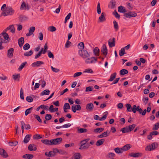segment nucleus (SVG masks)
<instances>
[{
    "mask_svg": "<svg viewBox=\"0 0 159 159\" xmlns=\"http://www.w3.org/2000/svg\"><path fill=\"white\" fill-rule=\"evenodd\" d=\"M50 91L48 89H46L42 91L40 93L41 96L48 95L49 94Z\"/></svg>",
    "mask_w": 159,
    "mask_h": 159,
    "instance_id": "34",
    "label": "nucleus"
},
{
    "mask_svg": "<svg viewBox=\"0 0 159 159\" xmlns=\"http://www.w3.org/2000/svg\"><path fill=\"white\" fill-rule=\"evenodd\" d=\"M33 53L32 50H30L29 52H27L24 54V55L25 56H29L31 55Z\"/></svg>",
    "mask_w": 159,
    "mask_h": 159,
    "instance_id": "47",
    "label": "nucleus"
},
{
    "mask_svg": "<svg viewBox=\"0 0 159 159\" xmlns=\"http://www.w3.org/2000/svg\"><path fill=\"white\" fill-rule=\"evenodd\" d=\"M131 148V145L129 144H127L123 146L122 148L123 151L128 150Z\"/></svg>",
    "mask_w": 159,
    "mask_h": 159,
    "instance_id": "32",
    "label": "nucleus"
},
{
    "mask_svg": "<svg viewBox=\"0 0 159 159\" xmlns=\"http://www.w3.org/2000/svg\"><path fill=\"white\" fill-rule=\"evenodd\" d=\"M35 30V27L32 26L30 28L29 30V32L26 34L27 36H29L32 35Z\"/></svg>",
    "mask_w": 159,
    "mask_h": 159,
    "instance_id": "17",
    "label": "nucleus"
},
{
    "mask_svg": "<svg viewBox=\"0 0 159 159\" xmlns=\"http://www.w3.org/2000/svg\"><path fill=\"white\" fill-rule=\"evenodd\" d=\"M114 27L115 29V31H117L119 29V26L117 23L116 20L113 21Z\"/></svg>",
    "mask_w": 159,
    "mask_h": 159,
    "instance_id": "40",
    "label": "nucleus"
},
{
    "mask_svg": "<svg viewBox=\"0 0 159 159\" xmlns=\"http://www.w3.org/2000/svg\"><path fill=\"white\" fill-rule=\"evenodd\" d=\"M116 152L117 153H121L123 152L122 148H116L114 149Z\"/></svg>",
    "mask_w": 159,
    "mask_h": 159,
    "instance_id": "36",
    "label": "nucleus"
},
{
    "mask_svg": "<svg viewBox=\"0 0 159 159\" xmlns=\"http://www.w3.org/2000/svg\"><path fill=\"white\" fill-rule=\"evenodd\" d=\"M151 147V150H153L156 148L158 147V144L155 143H152V144L150 145Z\"/></svg>",
    "mask_w": 159,
    "mask_h": 159,
    "instance_id": "35",
    "label": "nucleus"
},
{
    "mask_svg": "<svg viewBox=\"0 0 159 159\" xmlns=\"http://www.w3.org/2000/svg\"><path fill=\"white\" fill-rule=\"evenodd\" d=\"M62 140V139L61 138H57L54 139H51L52 145L59 144L61 143Z\"/></svg>",
    "mask_w": 159,
    "mask_h": 159,
    "instance_id": "4",
    "label": "nucleus"
},
{
    "mask_svg": "<svg viewBox=\"0 0 159 159\" xmlns=\"http://www.w3.org/2000/svg\"><path fill=\"white\" fill-rule=\"evenodd\" d=\"M129 156L134 157H138L142 156V154L139 152H132L129 154Z\"/></svg>",
    "mask_w": 159,
    "mask_h": 159,
    "instance_id": "13",
    "label": "nucleus"
},
{
    "mask_svg": "<svg viewBox=\"0 0 159 159\" xmlns=\"http://www.w3.org/2000/svg\"><path fill=\"white\" fill-rule=\"evenodd\" d=\"M110 132L108 130L106 132H104L102 133L103 135V137H106L109 136L110 134Z\"/></svg>",
    "mask_w": 159,
    "mask_h": 159,
    "instance_id": "56",
    "label": "nucleus"
},
{
    "mask_svg": "<svg viewBox=\"0 0 159 159\" xmlns=\"http://www.w3.org/2000/svg\"><path fill=\"white\" fill-rule=\"evenodd\" d=\"M48 56L50 58H52V59L54 58V56L53 54L52 53V52L50 51H48Z\"/></svg>",
    "mask_w": 159,
    "mask_h": 159,
    "instance_id": "62",
    "label": "nucleus"
},
{
    "mask_svg": "<svg viewBox=\"0 0 159 159\" xmlns=\"http://www.w3.org/2000/svg\"><path fill=\"white\" fill-rule=\"evenodd\" d=\"M26 100L29 102H31L33 101V98L30 96H28L26 98Z\"/></svg>",
    "mask_w": 159,
    "mask_h": 159,
    "instance_id": "51",
    "label": "nucleus"
},
{
    "mask_svg": "<svg viewBox=\"0 0 159 159\" xmlns=\"http://www.w3.org/2000/svg\"><path fill=\"white\" fill-rule=\"evenodd\" d=\"M115 43L116 41L114 38H113L112 39H110L108 41V44L110 48L114 47Z\"/></svg>",
    "mask_w": 159,
    "mask_h": 159,
    "instance_id": "7",
    "label": "nucleus"
},
{
    "mask_svg": "<svg viewBox=\"0 0 159 159\" xmlns=\"http://www.w3.org/2000/svg\"><path fill=\"white\" fill-rule=\"evenodd\" d=\"M94 108V105L92 103H89L87 104L86 109L89 111H92Z\"/></svg>",
    "mask_w": 159,
    "mask_h": 159,
    "instance_id": "12",
    "label": "nucleus"
},
{
    "mask_svg": "<svg viewBox=\"0 0 159 159\" xmlns=\"http://www.w3.org/2000/svg\"><path fill=\"white\" fill-rule=\"evenodd\" d=\"M116 73L115 72L111 75L110 78L108 80V81H112L116 78Z\"/></svg>",
    "mask_w": 159,
    "mask_h": 159,
    "instance_id": "28",
    "label": "nucleus"
},
{
    "mask_svg": "<svg viewBox=\"0 0 159 159\" xmlns=\"http://www.w3.org/2000/svg\"><path fill=\"white\" fill-rule=\"evenodd\" d=\"M31 136V134L26 135L24 139V143H27L30 140Z\"/></svg>",
    "mask_w": 159,
    "mask_h": 159,
    "instance_id": "20",
    "label": "nucleus"
},
{
    "mask_svg": "<svg viewBox=\"0 0 159 159\" xmlns=\"http://www.w3.org/2000/svg\"><path fill=\"white\" fill-rule=\"evenodd\" d=\"M79 54L83 58H86L90 57L89 54L85 50H81L79 51Z\"/></svg>",
    "mask_w": 159,
    "mask_h": 159,
    "instance_id": "2",
    "label": "nucleus"
},
{
    "mask_svg": "<svg viewBox=\"0 0 159 159\" xmlns=\"http://www.w3.org/2000/svg\"><path fill=\"white\" fill-rule=\"evenodd\" d=\"M24 43V38L21 37L18 39V45L20 47H21Z\"/></svg>",
    "mask_w": 159,
    "mask_h": 159,
    "instance_id": "24",
    "label": "nucleus"
},
{
    "mask_svg": "<svg viewBox=\"0 0 159 159\" xmlns=\"http://www.w3.org/2000/svg\"><path fill=\"white\" fill-rule=\"evenodd\" d=\"M10 30V32L13 33H15V29L13 25H10L5 30L6 31L9 30Z\"/></svg>",
    "mask_w": 159,
    "mask_h": 159,
    "instance_id": "21",
    "label": "nucleus"
},
{
    "mask_svg": "<svg viewBox=\"0 0 159 159\" xmlns=\"http://www.w3.org/2000/svg\"><path fill=\"white\" fill-rule=\"evenodd\" d=\"M2 34V33L0 34V42H2V43H7V41L4 40L3 38Z\"/></svg>",
    "mask_w": 159,
    "mask_h": 159,
    "instance_id": "59",
    "label": "nucleus"
},
{
    "mask_svg": "<svg viewBox=\"0 0 159 159\" xmlns=\"http://www.w3.org/2000/svg\"><path fill=\"white\" fill-rule=\"evenodd\" d=\"M128 73V71L125 69H123L120 71V74L121 75H123Z\"/></svg>",
    "mask_w": 159,
    "mask_h": 159,
    "instance_id": "37",
    "label": "nucleus"
},
{
    "mask_svg": "<svg viewBox=\"0 0 159 159\" xmlns=\"http://www.w3.org/2000/svg\"><path fill=\"white\" fill-rule=\"evenodd\" d=\"M5 11L3 12L1 15L0 16L2 15L5 16L8 15H12L14 12V10L11 7H6Z\"/></svg>",
    "mask_w": 159,
    "mask_h": 159,
    "instance_id": "1",
    "label": "nucleus"
},
{
    "mask_svg": "<svg viewBox=\"0 0 159 159\" xmlns=\"http://www.w3.org/2000/svg\"><path fill=\"white\" fill-rule=\"evenodd\" d=\"M124 16L127 18H131L137 16V14L133 11H130L128 13H125L124 15Z\"/></svg>",
    "mask_w": 159,
    "mask_h": 159,
    "instance_id": "5",
    "label": "nucleus"
},
{
    "mask_svg": "<svg viewBox=\"0 0 159 159\" xmlns=\"http://www.w3.org/2000/svg\"><path fill=\"white\" fill-rule=\"evenodd\" d=\"M13 53L14 49L13 48H10L7 51V56L8 57H12L13 56Z\"/></svg>",
    "mask_w": 159,
    "mask_h": 159,
    "instance_id": "14",
    "label": "nucleus"
},
{
    "mask_svg": "<svg viewBox=\"0 0 159 159\" xmlns=\"http://www.w3.org/2000/svg\"><path fill=\"white\" fill-rule=\"evenodd\" d=\"M52 118V116L51 114H47L45 117V118L46 120H51Z\"/></svg>",
    "mask_w": 159,
    "mask_h": 159,
    "instance_id": "50",
    "label": "nucleus"
},
{
    "mask_svg": "<svg viewBox=\"0 0 159 159\" xmlns=\"http://www.w3.org/2000/svg\"><path fill=\"white\" fill-rule=\"evenodd\" d=\"M0 155L4 157H7L8 155L5 151L3 149L0 148Z\"/></svg>",
    "mask_w": 159,
    "mask_h": 159,
    "instance_id": "18",
    "label": "nucleus"
},
{
    "mask_svg": "<svg viewBox=\"0 0 159 159\" xmlns=\"http://www.w3.org/2000/svg\"><path fill=\"white\" fill-rule=\"evenodd\" d=\"M125 52L124 48H121V49L119 51V54L120 56H123L124 54H125Z\"/></svg>",
    "mask_w": 159,
    "mask_h": 159,
    "instance_id": "42",
    "label": "nucleus"
},
{
    "mask_svg": "<svg viewBox=\"0 0 159 159\" xmlns=\"http://www.w3.org/2000/svg\"><path fill=\"white\" fill-rule=\"evenodd\" d=\"M27 64V62L26 61H25L23 63H22L20 66L18 68V70L19 71L21 70L24 67L25 65Z\"/></svg>",
    "mask_w": 159,
    "mask_h": 159,
    "instance_id": "46",
    "label": "nucleus"
},
{
    "mask_svg": "<svg viewBox=\"0 0 159 159\" xmlns=\"http://www.w3.org/2000/svg\"><path fill=\"white\" fill-rule=\"evenodd\" d=\"M13 78L15 80L19 81V79L20 77V75L19 74L16 75H13Z\"/></svg>",
    "mask_w": 159,
    "mask_h": 159,
    "instance_id": "43",
    "label": "nucleus"
},
{
    "mask_svg": "<svg viewBox=\"0 0 159 159\" xmlns=\"http://www.w3.org/2000/svg\"><path fill=\"white\" fill-rule=\"evenodd\" d=\"M120 131H122L123 133H128L130 132L127 126L122 128V129H121Z\"/></svg>",
    "mask_w": 159,
    "mask_h": 159,
    "instance_id": "33",
    "label": "nucleus"
},
{
    "mask_svg": "<svg viewBox=\"0 0 159 159\" xmlns=\"http://www.w3.org/2000/svg\"><path fill=\"white\" fill-rule=\"evenodd\" d=\"M71 44V43L68 40L67 41L66 44H65V47L66 48H69Z\"/></svg>",
    "mask_w": 159,
    "mask_h": 159,
    "instance_id": "61",
    "label": "nucleus"
},
{
    "mask_svg": "<svg viewBox=\"0 0 159 159\" xmlns=\"http://www.w3.org/2000/svg\"><path fill=\"white\" fill-rule=\"evenodd\" d=\"M18 142L17 141L9 142V145L11 146H16L18 144Z\"/></svg>",
    "mask_w": 159,
    "mask_h": 159,
    "instance_id": "54",
    "label": "nucleus"
},
{
    "mask_svg": "<svg viewBox=\"0 0 159 159\" xmlns=\"http://www.w3.org/2000/svg\"><path fill=\"white\" fill-rule=\"evenodd\" d=\"M30 6L28 4H26L25 2H22L20 7V9L22 10H29L30 9Z\"/></svg>",
    "mask_w": 159,
    "mask_h": 159,
    "instance_id": "8",
    "label": "nucleus"
},
{
    "mask_svg": "<svg viewBox=\"0 0 159 159\" xmlns=\"http://www.w3.org/2000/svg\"><path fill=\"white\" fill-rule=\"evenodd\" d=\"M30 44L27 43L25 44L23 46V49L24 50H26L30 48Z\"/></svg>",
    "mask_w": 159,
    "mask_h": 159,
    "instance_id": "52",
    "label": "nucleus"
},
{
    "mask_svg": "<svg viewBox=\"0 0 159 159\" xmlns=\"http://www.w3.org/2000/svg\"><path fill=\"white\" fill-rule=\"evenodd\" d=\"M34 117L40 123H41L42 122V121L41 119L40 116L37 115H35Z\"/></svg>",
    "mask_w": 159,
    "mask_h": 159,
    "instance_id": "64",
    "label": "nucleus"
},
{
    "mask_svg": "<svg viewBox=\"0 0 159 159\" xmlns=\"http://www.w3.org/2000/svg\"><path fill=\"white\" fill-rule=\"evenodd\" d=\"M41 142L44 144L48 145H52V142L51 139L49 140L48 139H42L41 140Z\"/></svg>",
    "mask_w": 159,
    "mask_h": 159,
    "instance_id": "22",
    "label": "nucleus"
},
{
    "mask_svg": "<svg viewBox=\"0 0 159 159\" xmlns=\"http://www.w3.org/2000/svg\"><path fill=\"white\" fill-rule=\"evenodd\" d=\"M88 130L84 128H78L77 129V132L79 133H86L87 132Z\"/></svg>",
    "mask_w": 159,
    "mask_h": 159,
    "instance_id": "29",
    "label": "nucleus"
},
{
    "mask_svg": "<svg viewBox=\"0 0 159 159\" xmlns=\"http://www.w3.org/2000/svg\"><path fill=\"white\" fill-rule=\"evenodd\" d=\"M33 107H31L29 109H27L25 111V115L26 116L28 114L30 113L31 112V111Z\"/></svg>",
    "mask_w": 159,
    "mask_h": 159,
    "instance_id": "44",
    "label": "nucleus"
},
{
    "mask_svg": "<svg viewBox=\"0 0 159 159\" xmlns=\"http://www.w3.org/2000/svg\"><path fill=\"white\" fill-rule=\"evenodd\" d=\"M125 106L127 108V111L129 112H131L132 111V107L129 104H126Z\"/></svg>",
    "mask_w": 159,
    "mask_h": 159,
    "instance_id": "45",
    "label": "nucleus"
},
{
    "mask_svg": "<svg viewBox=\"0 0 159 159\" xmlns=\"http://www.w3.org/2000/svg\"><path fill=\"white\" fill-rule=\"evenodd\" d=\"M51 68L52 71L54 72L57 73L60 71L59 69L53 67L52 66L51 67Z\"/></svg>",
    "mask_w": 159,
    "mask_h": 159,
    "instance_id": "57",
    "label": "nucleus"
},
{
    "mask_svg": "<svg viewBox=\"0 0 159 159\" xmlns=\"http://www.w3.org/2000/svg\"><path fill=\"white\" fill-rule=\"evenodd\" d=\"M107 49L106 45L105 44H103L101 49V52L104 55L106 56L107 54Z\"/></svg>",
    "mask_w": 159,
    "mask_h": 159,
    "instance_id": "10",
    "label": "nucleus"
},
{
    "mask_svg": "<svg viewBox=\"0 0 159 159\" xmlns=\"http://www.w3.org/2000/svg\"><path fill=\"white\" fill-rule=\"evenodd\" d=\"M86 142H83V140L81 141L80 143H81L79 149L80 150L85 149L88 148L90 145L88 143H86Z\"/></svg>",
    "mask_w": 159,
    "mask_h": 159,
    "instance_id": "3",
    "label": "nucleus"
},
{
    "mask_svg": "<svg viewBox=\"0 0 159 159\" xmlns=\"http://www.w3.org/2000/svg\"><path fill=\"white\" fill-rule=\"evenodd\" d=\"M20 97L21 99L22 100L24 99V93L23 92V89L22 88L20 89Z\"/></svg>",
    "mask_w": 159,
    "mask_h": 159,
    "instance_id": "49",
    "label": "nucleus"
},
{
    "mask_svg": "<svg viewBox=\"0 0 159 159\" xmlns=\"http://www.w3.org/2000/svg\"><path fill=\"white\" fill-rule=\"evenodd\" d=\"M118 10L120 12H125L126 11L124 7L122 6H120L118 7Z\"/></svg>",
    "mask_w": 159,
    "mask_h": 159,
    "instance_id": "30",
    "label": "nucleus"
},
{
    "mask_svg": "<svg viewBox=\"0 0 159 159\" xmlns=\"http://www.w3.org/2000/svg\"><path fill=\"white\" fill-rule=\"evenodd\" d=\"M28 149L30 151H36L37 149L36 147L34 144H30L28 147Z\"/></svg>",
    "mask_w": 159,
    "mask_h": 159,
    "instance_id": "19",
    "label": "nucleus"
},
{
    "mask_svg": "<svg viewBox=\"0 0 159 159\" xmlns=\"http://www.w3.org/2000/svg\"><path fill=\"white\" fill-rule=\"evenodd\" d=\"M104 129L102 128H98L93 130V132L95 133H100L103 131Z\"/></svg>",
    "mask_w": 159,
    "mask_h": 159,
    "instance_id": "39",
    "label": "nucleus"
},
{
    "mask_svg": "<svg viewBox=\"0 0 159 159\" xmlns=\"http://www.w3.org/2000/svg\"><path fill=\"white\" fill-rule=\"evenodd\" d=\"M42 138L40 135L38 134H35L33 136V138L35 139H38Z\"/></svg>",
    "mask_w": 159,
    "mask_h": 159,
    "instance_id": "58",
    "label": "nucleus"
},
{
    "mask_svg": "<svg viewBox=\"0 0 159 159\" xmlns=\"http://www.w3.org/2000/svg\"><path fill=\"white\" fill-rule=\"evenodd\" d=\"M97 61V58H95L94 57H91L87 59L85 61V62L87 64H90L95 62Z\"/></svg>",
    "mask_w": 159,
    "mask_h": 159,
    "instance_id": "11",
    "label": "nucleus"
},
{
    "mask_svg": "<svg viewBox=\"0 0 159 159\" xmlns=\"http://www.w3.org/2000/svg\"><path fill=\"white\" fill-rule=\"evenodd\" d=\"M72 111L74 113H75L76 110L80 111L81 109V107L79 104L76 105H73L71 107Z\"/></svg>",
    "mask_w": 159,
    "mask_h": 159,
    "instance_id": "9",
    "label": "nucleus"
},
{
    "mask_svg": "<svg viewBox=\"0 0 159 159\" xmlns=\"http://www.w3.org/2000/svg\"><path fill=\"white\" fill-rule=\"evenodd\" d=\"M28 19V18L27 16L23 15H20L19 17V20L21 22L25 21L27 20Z\"/></svg>",
    "mask_w": 159,
    "mask_h": 159,
    "instance_id": "16",
    "label": "nucleus"
},
{
    "mask_svg": "<svg viewBox=\"0 0 159 159\" xmlns=\"http://www.w3.org/2000/svg\"><path fill=\"white\" fill-rule=\"evenodd\" d=\"M98 19L99 21L101 22H103L106 20V19L104 12L102 13L101 16L99 17Z\"/></svg>",
    "mask_w": 159,
    "mask_h": 159,
    "instance_id": "23",
    "label": "nucleus"
},
{
    "mask_svg": "<svg viewBox=\"0 0 159 159\" xmlns=\"http://www.w3.org/2000/svg\"><path fill=\"white\" fill-rule=\"evenodd\" d=\"M159 122H157L153 125L152 129L153 130L155 131L159 129Z\"/></svg>",
    "mask_w": 159,
    "mask_h": 159,
    "instance_id": "38",
    "label": "nucleus"
},
{
    "mask_svg": "<svg viewBox=\"0 0 159 159\" xmlns=\"http://www.w3.org/2000/svg\"><path fill=\"white\" fill-rule=\"evenodd\" d=\"M44 64L42 61H37L33 63L31 66L33 67H39Z\"/></svg>",
    "mask_w": 159,
    "mask_h": 159,
    "instance_id": "15",
    "label": "nucleus"
},
{
    "mask_svg": "<svg viewBox=\"0 0 159 159\" xmlns=\"http://www.w3.org/2000/svg\"><path fill=\"white\" fill-rule=\"evenodd\" d=\"M34 156L32 154H26L24 155L22 157L25 159H31Z\"/></svg>",
    "mask_w": 159,
    "mask_h": 159,
    "instance_id": "25",
    "label": "nucleus"
},
{
    "mask_svg": "<svg viewBox=\"0 0 159 159\" xmlns=\"http://www.w3.org/2000/svg\"><path fill=\"white\" fill-rule=\"evenodd\" d=\"M82 74V72H76L74 74V75H73V77L74 78L77 77L80 75H81Z\"/></svg>",
    "mask_w": 159,
    "mask_h": 159,
    "instance_id": "63",
    "label": "nucleus"
},
{
    "mask_svg": "<svg viewBox=\"0 0 159 159\" xmlns=\"http://www.w3.org/2000/svg\"><path fill=\"white\" fill-rule=\"evenodd\" d=\"M97 13L98 14H99L101 13V10L100 6V3L99 2L98 3L97 5Z\"/></svg>",
    "mask_w": 159,
    "mask_h": 159,
    "instance_id": "53",
    "label": "nucleus"
},
{
    "mask_svg": "<svg viewBox=\"0 0 159 159\" xmlns=\"http://www.w3.org/2000/svg\"><path fill=\"white\" fill-rule=\"evenodd\" d=\"M63 108L67 109H70V106L69 104L68 103H65L63 106Z\"/></svg>",
    "mask_w": 159,
    "mask_h": 159,
    "instance_id": "55",
    "label": "nucleus"
},
{
    "mask_svg": "<svg viewBox=\"0 0 159 159\" xmlns=\"http://www.w3.org/2000/svg\"><path fill=\"white\" fill-rule=\"evenodd\" d=\"M111 5V8L112 9L114 8L116 6V2L114 0H111L110 2Z\"/></svg>",
    "mask_w": 159,
    "mask_h": 159,
    "instance_id": "41",
    "label": "nucleus"
},
{
    "mask_svg": "<svg viewBox=\"0 0 159 159\" xmlns=\"http://www.w3.org/2000/svg\"><path fill=\"white\" fill-rule=\"evenodd\" d=\"M99 49L98 47H96L93 50V52L94 55L96 56L99 55Z\"/></svg>",
    "mask_w": 159,
    "mask_h": 159,
    "instance_id": "31",
    "label": "nucleus"
},
{
    "mask_svg": "<svg viewBox=\"0 0 159 159\" xmlns=\"http://www.w3.org/2000/svg\"><path fill=\"white\" fill-rule=\"evenodd\" d=\"M136 126V125L135 124H133L132 125H129L127 126L130 131H132L134 128Z\"/></svg>",
    "mask_w": 159,
    "mask_h": 159,
    "instance_id": "48",
    "label": "nucleus"
},
{
    "mask_svg": "<svg viewBox=\"0 0 159 159\" xmlns=\"http://www.w3.org/2000/svg\"><path fill=\"white\" fill-rule=\"evenodd\" d=\"M55 156V155L54 152H53V149H52V151H50L49 152L48 155H47V156L49 157H53Z\"/></svg>",
    "mask_w": 159,
    "mask_h": 159,
    "instance_id": "60",
    "label": "nucleus"
},
{
    "mask_svg": "<svg viewBox=\"0 0 159 159\" xmlns=\"http://www.w3.org/2000/svg\"><path fill=\"white\" fill-rule=\"evenodd\" d=\"M2 33V34L3 37L4 39V40H7L9 38V35L8 34L6 33V31L5 30H4Z\"/></svg>",
    "mask_w": 159,
    "mask_h": 159,
    "instance_id": "26",
    "label": "nucleus"
},
{
    "mask_svg": "<svg viewBox=\"0 0 159 159\" xmlns=\"http://www.w3.org/2000/svg\"><path fill=\"white\" fill-rule=\"evenodd\" d=\"M105 113H106V114L103 115V116L100 119V117L99 116H98L97 115H95L94 116V119L96 120H99L100 121L104 120L106 119V118L108 114V112L107 111L105 112Z\"/></svg>",
    "mask_w": 159,
    "mask_h": 159,
    "instance_id": "6",
    "label": "nucleus"
},
{
    "mask_svg": "<svg viewBox=\"0 0 159 159\" xmlns=\"http://www.w3.org/2000/svg\"><path fill=\"white\" fill-rule=\"evenodd\" d=\"M105 139H103L98 140L96 143V145L97 146H99L103 143Z\"/></svg>",
    "mask_w": 159,
    "mask_h": 159,
    "instance_id": "27",
    "label": "nucleus"
}]
</instances>
